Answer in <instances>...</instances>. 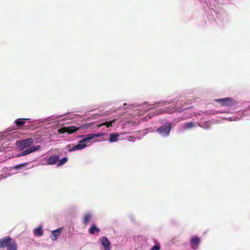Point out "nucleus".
<instances>
[{
  "label": "nucleus",
  "mask_w": 250,
  "mask_h": 250,
  "mask_svg": "<svg viewBox=\"0 0 250 250\" xmlns=\"http://www.w3.org/2000/svg\"><path fill=\"white\" fill-rule=\"evenodd\" d=\"M169 104V103L166 102L157 103L153 104L144 103L140 105L137 109L132 110L129 111V117H127V119H126L125 122L128 124L135 125L142 122L147 121L154 115L150 113L148 117L146 116L144 117H141L143 114L147 112L150 109L156 107H160L161 106H163V107L161 108L163 109L161 113L165 112L171 113L174 111H175L176 110L175 109V105L174 104H173L169 106L168 105Z\"/></svg>",
  "instance_id": "obj_1"
},
{
  "label": "nucleus",
  "mask_w": 250,
  "mask_h": 250,
  "mask_svg": "<svg viewBox=\"0 0 250 250\" xmlns=\"http://www.w3.org/2000/svg\"><path fill=\"white\" fill-rule=\"evenodd\" d=\"M33 143L34 141L32 138H28L21 140L20 144H21V150L20 153L16 154V156L21 157L24 156L39 150L40 148V146L39 145L29 147Z\"/></svg>",
  "instance_id": "obj_2"
},
{
  "label": "nucleus",
  "mask_w": 250,
  "mask_h": 250,
  "mask_svg": "<svg viewBox=\"0 0 250 250\" xmlns=\"http://www.w3.org/2000/svg\"><path fill=\"white\" fill-rule=\"evenodd\" d=\"M172 125L169 122H166L157 128L156 131L161 136L167 137L169 136L171 130Z\"/></svg>",
  "instance_id": "obj_3"
},
{
  "label": "nucleus",
  "mask_w": 250,
  "mask_h": 250,
  "mask_svg": "<svg viewBox=\"0 0 250 250\" xmlns=\"http://www.w3.org/2000/svg\"><path fill=\"white\" fill-rule=\"evenodd\" d=\"M89 143V141L85 135L83 136V138L82 140L78 142L77 145L72 147H69L68 150L69 152H72L75 150L83 149L87 146L90 145V144L87 145Z\"/></svg>",
  "instance_id": "obj_4"
},
{
  "label": "nucleus",
  "mask_w": 250,
  "mask_h": 250,
  "mask_svg": "<svg viewBox=\"0 0 250 250\" xmlns=\"http://www.w3.org/2000/svg\"><path fill=\"white\" fill-rule=\"evenodd\" d=\"M215 101L217 103H220L222 105L225 106H232L234 104V100L230 98L217 99H215Z\"/></svg>",
  "instance_id": "obj_5"
},
{
  "label": "nucleus",
  "mask_w": 250,
  "mask_h": 250,
  "mask_svg": "<svg viewBox=\"0 0 250 250\" xmlns=\"http://www.w3.org/2000/svg\"><path fill=\"white\" fill-rule=\"evenodd\" d=\"M99 242L102 246L101 248V250H110L111 243L106 237H102L101 238L99 239Z\"/></svg>",
  "instance_id": "obj_6"
},
{
  "label": "nucleus",
  "mask_w": 250,
  "mask_h": 250,
  "mask_svg": "<svg viewBox=\"0 0 250 250\" xmlns=\"http://www.w3.org/2000/svg\"><path fill=\"white\" fill-rule=\"evenodd\" d=\"M86 128L85 126L84 125H72L69 126L67 127H65L64 128V131L67 132L68 134H72L74 132L77 131L79 130H83Z\"/></svg>",
  "instance_id": "obj_7"
},
{
  "label": "nucleus",
  "mask_w": 250,
  "mask_h": 250,
  "mask_svg": "<svg viewBox=\"0 0 250 250\" xmlns=\"http://www.w3.org/2000/svg\"><path fill=\"white\" fill-rule=\"evenodd\" d=\"M13 240L14 239L9 236L0 239V248H7Z\"/></svg>",
  "instance_id": "obj_8"
},
{
  "label": "nucleus",
  "mask_w": 250,
  "mask_h": 250,
  "mask_svg": "<svg viewBox=\"0 0 250 250\" xmlns=\"http://www.w3.org/2000/svg\"><path fill=\"white\" fill-rule=\"evenodd\" d=\"M63 228L61 227L55 230H53L50 235V239L54 241L58 239L63 231Z\"/></svg>",
  "instance_id": "obj_9"
},
{
  "label": "nucleus",
  "mask_w": 250,
  "mask_h": 250,
  "mask_svg": "<svg viewBox=\"0 0 250 250\" xmlns=\"http://www.w3.org/2000/svg\"><path fill=\"white\" fill-rule=\"evenodd\" d=\"M200 243L201 239L199 237L194 236L191 237L190 240V245L191 248L194 250H197Z\"/></svg>",
  "instance_id": "obj_10"
},
{
  "label": "nucleus",
  "mask_w": 250,
  "mask_h": 250,
  "mask_svg": "<svg viewBox=\"0 0 250 250\" xmlns=\"http://www.w3.org/2000/svg\"><path fill=\"white\" fill-rule=\"evenodd\" d=\"M184 110H185L184 115L180 118L179 119L180 121L190 118L194 115L193 112L192 111L191 108H186L184 109H182V110H177V111L181 112Z\"/></svg>",
  "instance_id": "obj_11"
},
{
  "label": "nucleus",
  "mask_w": 250,
  "mask_h": 250,
  "mask_svg": "<svg viewBox=\"0 0 250 250\" xmlns=\"http://www.w3.org/2000/svg\"><path fill=\"white\" fill-rule=\"evenodd\" d=\"M93 214L91 212H87L83 215V224L84 225L88 224L92 219Z\"/></svg>",
  "instance_id": "obj_12"
},
{
  "label": "nucleus",
  "mask_w": 250,
  "mask_h": 250,
  "mask_svg": "<svg viewBox=\"0 0 250 250\" xmlns=\"http://www.w3.org/2000/svg\"><path fill=\"white\" fill-rule=\"evenodd\" d=\"M59 159L58 155H52L46 159L47 164L49 165H54Z\"/></svg>",
  "instance_id": "obj_13"
},
{
  "label": "nucleus",
  "mask_w": 250,
  "mask_h": 250,
  "mask_svg": "<svg viewBox=\"0 0 250 250\" xmlns=\"http://www.w3.org/2000/svg\"><path fill=\"white\" fill-rule=\"evenodd\" d=\"M197 124L195 122H189L186 123L183 125V128L186 130L190 129L195 127Z\"/></svg>",
  "instance_id": "obj_14"
},
{
  "label": "nucleus",
  "mask_w": 250,
  "mask_h": 250,
  "mask_svg": "<svg viewBox=\"0 0 250 250\" xmlns=\"http://www.w3.org/2000/svg\"><path fill=\"white\" fill-rule=\"evenodd\" d=\"M104 135V132H98L95 133H89L86 135L89 141L95 137H101Z\"/></svg>",
  "instance_id": "obj_15"
},
{
  "label": "nucleus",
  "mask_w": 250,
  "mask_h": 250,
  "mask_svg": "<svg viewBox=\"0 0 250 250\" xmlns=\"http://www.w3.org/2000/svg\"><path fill=\"white\" fill-rule=\"evenodd\" d=\"M33 233L36 236H42L43 234L42 227V226H40L37 228H35L33 230Z\"/></svg>",
  "instance_id": "obj_16"
},
{
  "label": "nucleus",
  "mask_w": 250,
  "mask_h": 250,
  "mask_svg": "<svg viewBox=\"0 0 250 250\" xmlns=\"http://www.w3.org/2000/svg\"><path fill=\"white\" fill-rule=\"evenodd\" d=\"M30 119L29 118H19L16 119L15 121V124L18 126H21L25 124V121H29Z\"/></svg>",
  "instance_id": "obj_17"
},
{
  "label": "nucleus",
  "mask_w": 250,
  "mask_h": 250,
  "mask_svg": "<svg viewBox=\"0 0 250 250\" xmlns=\"http://www.w3.org/2000/svg\"><path fill=\"white\" fill-rule=\"evenodd\" d=\"M119 134L117 133H112L110 135L109 141L110 143L115 142L118 140Z\"/></svg>",
  "instance_id": "obj_18"
},
{
  "label": "nucleus",
  "mask_w": 250,
  "mask_h": 250,
  "mask_svg": "<svg viewBox=\"0 0 250 250\" xmlns=\"http://www.w3.org/2000/svg\"><path fill=\"white\" fill-rule=\"evenodd\" d=\"M18 246L16 242L14 240L7 247V250H17Z\"/></svg>",
  "instance_id": "obj_19"
},
{
  "label": "nucleus",
  "mask_w": 250,
  "mask_h": 250,
  "mask_svg": "<svg viewBox=\"0 0 250 250\" xmlns=\"http://www.w3.org/2000/svg\"><path fill=\"white\" fill-rule=\"evenodd\" d=\"M99 231L100 229L94 225H92L89 229V232L90 234H94L95 232H99Z\"/></svg>",
  "instance_id": "obj_20"
},
{
  "label": "nucleus",
  "mask_w": 250,
  "mask_h": 250,
  "mask_svg": "<svg viewBox=\"0 0 250 250\" xmlns=\"http://www.w3.org/2000/svg\"><path fill=\"white\" fill-rule=\"evenodd\" d=\"M115 120H113L112 121H110L109 122H105L104 124H102L100 125V126H101L102 125H106V127H109L113 126L115 124Z\"/></svg>",
  "instance_id": "obj_21"
},
{
  "label": "nucleus",
  "mask_w": 250,
  "mask_h": 250,
  "mask_svg": "<svg viewBox=\"0 0 250 250\" xmlns=\"http://www.w3.org/2000/svg\"><path fill=\"white\" fill-rule=\"evenodd\" d=\"M68 160V159L66 157H64L62 159L59 160L58 163L57 164V166L58 167L61 166L66 163Z\"/></svg>",
  "instance_id": "obj_22"
},
{
  "label": "nucleus",
  "mask_w": 250,
  "mask_h": 250,
  "mask_svg": "<svg viewBox=\"0 0 250 250\" xmlns=\"http://www.w3.org/2000/svg\"><path fill=\"white\" fill-rule=\"evenodd\" d=\"M11 131V129H7L5 131V132H0V139H2L3 137H4V134H5V133H7V132H9V131Z\"/></svg>",
  "instance_id": "obj_23"
},
{
  "label": "nucleus",
  "mask_w": 250,
  "mask_h": 250,
  "mask_svg": "<svg viewBox=\"0 0 250 250\" xmlns=\"http://www.w3.org/2000/svg\"><path fill=\"white\" fill-rule=\"evenodd\" d=\"M160 249V246L159 244H155L153 246L150 250H159Z\"/></svg>",
  "instance_id": "obj_24"
},
{
  "label": "nucleus",
  "mask_w": 250,
  "mask_h": 250,
  "mask_svg": "<svg viewBox=\"0 0 250 250\" xmlns=\"http://www.w3.org/2000/svg\"><path fill=\"white\" fill-rule=\"evenodd\" d=\"M24 164H20V165H19L17 166L16 167V168L21 167H22V166H24Z\"/></svg>",
  "instance_id": "obj_25"
},
{
  "label": "nucleus",
  "mask_w": 250,
  "mask_h": 250,
  "mask_svg": "<svg viewBox=\"0 0 250 250\" xmlns=\"http://www.w3.org/2000/svg\"><path fill=\"white\" fill-rule=\"evenodd\" d=\"M6 178V176H0V181L2 179H5Z\"/></svg>",
  "instance_id": "obj_26"
},
{
  "label": "nucleus",
  "mask_w": 250,
  "mask_h": 250,
  "mask_svg": "<svg viewBox=\"0 0 250 250\" xmlns=\"http://www.w3.org/2000/svg\"><path fill=\"white\" fill-rule=\"evenodd\" d=\"M14 134V133L13 132V133H11L8 134V135L9 136H13Z\"/></svg>",
  "instance_id": "obj_27"
},
{
  "label": "nucleus",
  "mask_w": 250,
  "mask_h": 250,
  "mask_svg": "<svg viewBox=\"0 0 250 250\" xmlns=\"http://www.w3.org/2000/svg\"><path fill=\"white\" fill-rule=\"evenodd\" d=\"M224 119H226V120H228L229 121H232V120L230 118H224Z\"/></svg>",
  "instance_id": "obj_28"
},
{
  "label": "nucleus",
  "mask_w": 250,
  "mask_h": 250,
  "mask_svg": "<svg viewBox=\"0 0 250 250\" xmlns=\"http://www.w3.org/2000/svg\"><path fill=\"white\" fill-rule=\"evenodd\" d=\"M198 125H199L200 126H201V127H202L205 128V127H204V126H203V125H202V123L199 124Z\"/></svg>",
  "instance_id": "obj_29"
},
{
  "label": "nucleus",
  "mask_w": 250,
  "mask_h": 250,
  "mask_svg": "<svg viewBox=\"0 0 250 250\" xmlns=\"http://www.w3.org/2000/svg\"><path fill=\"white\" fill-rule=\"evenodd\" d=\"M3 149H4L3 147H0V151H2Z\"/></svg>",
  "instance_id": "obj_30"
},
{
  "label": "nucleus",
  "mask_w": 250,
  "mask_h": 250,
  "mask_svg": "<svg viewBox=\"0 0 250 250\" xmlns=\"http://www.w3.org/2000/svg\"><path fill=\"white\" fill-rule=\"evenodd\" d=\"M224 112H225L224 111H220L218 112V113H224Z\"/></svg>",
  "instance_id": "obj_31"
},
{
  "label": "nucleus",
  "mask_w": 250,
  "mask_h": 250,
  "mask_svg": "<svg viewBox=\"0 0 250 250\" xmlns=\"http://www.w3.org/2000/svg\"><path fill=\"white\" fill-rule=\"evenodd\" d=\"M129 106H130V108H132V107H133V105H130Z\"/></svg>",
  "instance_id": "obj_32"
}]
</instances>
